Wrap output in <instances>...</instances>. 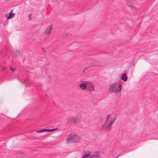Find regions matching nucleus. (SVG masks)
Here are the masks:
<instances>
[{
	"label": "nucleus",
	"instance_id": "f257e3e1",
	"mask_svg": "<svg viewBox=\"0 0 158 158\" xmlns=\"http://www.w3.org/2000/svg\"><path fill=\"white\" fill-rule=\"evenodd\" d=\"M122 89L121 85L116 82L111 84L109 86V91L111 93L118 94L120 93Z\"/></svg>",
	"mask_w": 158,
	"mask_h": 158
},
{
	"label": "nucleus",
	"instance_id": "f03ea898",
	"mask_svg": "<svg viewBox=\"0 0 158 158\" xmlns=\"http://www.w3.org/2000/svg\"><path fill=\"white\" fill-rule=\"evenodd\" d=\"M110 116V115H107V117L106 119L105 123L104 124L102 127V129L103 130L109 131L111 128L112 124L114 122L115 120L116 119V117H114L113 119L109 121L108 124H107L106 123L107 121L108 118Z\"/></svg>",
	"mask_w": 158,
	"mask_h": 158
},
{
	"label": "nucleus",
	"instance_id": "7ed1b4c3",
	"mask_svg": "<svg viewBox=\"0 0 158 158\" xmlns=\"http://www.w3.org/2000/svg\"><path fill=\"white\" fill-rule=\"evenodd\" d=\"M80 137L74 134H71L69 135L68 137L67 141V143H70L78 142L80 141Z\"/></svg>",
	"mask_w": 158,
	"mask_h": 158
},
{
	"label": "nucleus",
	"instance_id": "20e7f679",
	"mask_svg": "<svg viewBox=\"0 0 158 158\" xmlns=\"http://www.w3.org/2000/svg\"><path fill=\"white\" fill-rule=\"evenodd\" d=\"M98 155L87 153L84 154L82 156V158H97Z\"/></svg>",
	"mask_w": 158,
	"mask_h": 158
},
{
	"label": "nucleus",
	"instance_id": "39448f33",
	"mask_svg": "<svg viewBox=\"0 0 158 158\" xmlns=\"http://www.w3.org/2000/svg\"><path fill=\"white\" fill-rule=\"evenodd\" d=\"M87 89L89 92L94 90V85L91 82H88L87 85Z\"/></svg>",
	"mask_w": 158,
	"mask_h": 158
},
{
	"label": "nucleus",
	"instance_id": "423d86ee",
	"mask_svg": "<svg viewBox=\"0 0 158 158\" xmlns=\"http://www.w3.org/2000/svg\"><path fill=\"white\" fill-rule=\"evenodd\" d=\"M88 83V82L87 81H84L81 83L79 84V87L82 89H85L87 87Z\"/></svg>",
	"mask_w": 158,
	"mask_h": 158
},
{
	"label": "nucleus",
	"instance_id": "0eeeda50",
	"mask_svg": "<svg viewBox=\"0 0 158 158\" xmlns=\"http://www.w3.org/2000/svg\"><path fill=\"white\" fill-rule=\"evenodd\" d=\"M52 25H50L45 30L44 34L45 35H48L51 32V31L52 29Z\"/></svg>",
	"mask_w": 158,
	"mask_h": 158
},
{
	"label": "nucleus",
	"instance_id": "6e6552de",
	"mask_svg": "<svg viewBox=\"0 0 158 158\" xmlns=\"http://www.w3.org/2000/svg\"><path fill=\"white\" fill-rule=\"evenodd\" d=\"M57 129H44L42 130H40L37 131V133H39V132H41V133H43L47 131H49V132H51L52 131H54L56 130Z\"/></svg>",
	"mask_w": 158,
	"mask_h": 158
},
{
	"label": "nucleus",
	"instance_id": "1a4fd4ad",
	"mask_svg": "<svg viewBox=\"0 0 158 158\" xmlns=\"http://www.w3.org/2000/svg\"><path fill=\"white\" fill-rule=\"evenodd\" d=\"M77 118L76 117H72L69 119V122L70 123H74L77 122Z\"/></svg>",
	"mask_w": 158,
	"mask_h": 158
},
{
	"label": "nucleus",
	"instance_id": "9d476101",
	"mask_svg": "<svg viewBox=\"0 0 158 158\" xmlns=\"http://www.w3.org/2000/svg\"><path fill=\"white\" fill-rule=\"evenodd\" d=\"M15 15V14L13 13H9V15L6 14L5 15V16L8 19L12 18L14 17Z\"/></svg>",
	"mask_w": 158,
	"mask_h": 158
},
{
	"label": "nucleus",
	"instance_id": "9b49d317",
	"mask_svg": "<svg viewBox=\"0 0 158 158\" xmlns=\"http://www.w3.org/2000/svg\"><path fill=\"white\" fill-rule=\"evenodd\" d=\"M121 79L124 81H126L127 80V77L125 73L123 74Z\"/></svg>",
	"mask_w": 158,
	"mask_h": 158
},
{
	"label": "nucleus",
	"instance_id": "f8f14e48",
	"mask_svg": "<svg viewBox=\"0 0 158 158\" xmlns=\"http://www.w3.org/2000/svg\"><path fill=\"white\" fill-rule=\"evenodd\" d=\"M22 83L25 85H28L29 82L28 81H21Z\"/></svg>",
	"mask_w": 158,
	"mask_h": 158
},
{
	"label": "nucleus",
	"instance_id": "ddd939ff",
	"mask_svg": "<svg viewBox=\"0 0 158 158\" xmlns=\"http://www.w3.org/2000/svg\"><path fill=\"white\" fill-rule=\"evenodd\" d=\"M31 14H29V15L28 17H29V18L30 19H31Z\"/></svg>",
	"mask_w": 158,
	"mask_h": 158
},
{
	"label": "nucleus",
	"instance_id": "4468645a",
	"mask_svg": "<svg viewBox=\"0 0 158 158\" xmlns=\"http://www.w3.org/2000/svg\"><path fill=\"white\" fill-rule=\"evenodd\" d=\"M10 69L12 71H15V69L12 68H11Z\"/></svg>",
	"mask_w": 158,
	"mask_h": 158
},
{
	"label": "nucleus",
	"instance_id": "2eb2a0df",
	"mask_svg": "<svg viewBox=\"0 0 158 158\" xmlns=\"http://www.w3.org/2000/svg\"><path fill=\"white\" fill-rule=\"evenodd\" d=\"M12 12H13V10L12 9L11 10L10 12V13H13Z\"/></svg>",
	"mask_w": 158,
	"mask_h": 158
},
{
	"label": "nucleus",
	"instance_id": "dca6fc26",
	"mask_svg": "<svg viewBox=\"0 0 158 158\" xmlns=\"http://www.w3.org/2000/svg\"><path fill=\"white\" fill-rule=\"evenodd\" d=\"M87 68H85V69L83 70V72H84V71H85V70L86 69H87Z\"/></svg>",
	"mask_w": 158,
	"mask_h": 158
}]
</instances>
